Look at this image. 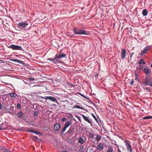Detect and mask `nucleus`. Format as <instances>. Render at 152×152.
<instances>
[{"mask_svg": "<svg viewBox=\"0 0 152 152\" xmlns=\"http://www.w3.org/2000/svg\"><path fill=\"white\" fill-rule=\"evenodd\" d=\"M47 60H49L50 61H51L53 62L55 64H56L57 63L56 62V60H54V58L53 59H52V58H48L47 59Z\"/></svg>", "mask_w": 152, "mask_h": 152, "instance_id": "18", "label": "nucleus"}, {"mask_svg": "<svg viewBox=\"0 0 152 152\" xmlns=\"http://www.w3.org/2000/svg\"><path fill=\"white\" fill-rule=\"evenodd\" d=\"M94 136V135L92 133L90 132L89 133L88 136L90 138H93Z\"/></svg>", "mask_w": 152, "mask_h": 152, "instance_id": "25", "label": "nucleus"}, {"mask_svg": "<svg viewBox=\"0 0 152 152\" xmlns=\"http://www.w3.org/2000/svg\"><path fill=\"white\" fill-rule=\"evenodd\" d=\"M78 142L82 144L84 143V140L81 137H80L78 139Z\"/></svg>", "mask_w": 152, "mask_h": 152, "instance_id": "14", "label": "nucleus"}, {"mask_svg": "<svg viewBox=\"0 0 152 152\" xmlns=\"http://www.w3.org/2000/svg\"><path fill=\"white\" fill-rule=\"evenodd\" d=\"M11 60L12 61L19 63L20 64H22L23 63V62L22 61L20 60H18L16 59H11Z\"/></svg>", "mask_w": 152, "mask_h": 152, "instance_id": "17", "label": "nucleus"}, {"mask_svg": "<svg viewBox=\"0 0 152 152\" xmlns=\"http://www.w3.org/2000/svg\"><path fill=\"white\" fill-rule=\"evenodd\" d=\"M77 118H78V119L79 121H80V117L79 116H78V117H77Z\"/></svg>", "mask_w": 152, "mask_h": 152, "instance_id": "45", "label": "nucleus"}, {"mask_svg": "<svg viewBox=\"0 0 152 152\" xmlns=\"http://www.w3.org/2000/svg\"><path fill=\"white\" fill-rule=\"evenodd\" d=\"M80 151L81 152H83L84 151V148L83 146H81L80 148Z\"/></svg>", "mask_w": 152, "mask_h": 152, "instance_id": "27", "label": "nucleus"}, {"mask_svg": "<svg viewBox=\"0 0 152 152\" xmlns=\"http://www.w3.org/2000/svg\"><path fill=\"white\" fill-rule=\"evenodd\" d=\"M72 86H73L74 87H75V86H74L73 85H72Z\"/></svg>", "mask_w": 152, "mask_h": 152, "instance_id": "55", "label": "nucleus"}, {"mask_svg": "<svg viewBox=\"0 0 152 152\" xmlns=\"http://www.w3.org/2000/svg\"><path fill=\"white\" fill-rule=\"evenodd\" d=\"M152 45H149L145 47L143 50L141 51L140 55L141 56H143L144 54L147 53L148 51L151 49Z\"/></svg>", "mask_w": 152, "mask_h": 152, "instance_id": "4", "label": "nucleus"}, {"mask_svg": "<svg viewBox=\"0 0 152 152\" xmlns=\"http://www.w3.org/2000/svg\"><path fill=\"white\" fill-rule=\"evenodd\" d=\"M24 131H25L26 132L33 133L34 130L27 128Z\"/></svg>", "mask_w": 152, "mask_h": 152, "instance_id": "21", "label": "nucleus"}, {"mask_svg": "<svg viewBox=\"0 0 152 152\" xmlns=\"http://www.w3.org/2000/svg\"><path fill=\"white\" fill-rule=\"evenodd\" d=\"M125 145L126 146L127 149L128 151L132 150L131 145L127 142H125Z\"/></svg>", "mask_w": 152, "mask_h": 152, "instance_id": "10", "label": "nucleus"}, {"mask_svg": "<svg viewBox=\"0 0 152 152\" xmlns=\"http://www.w3.org/2000/svg\"><path fill=\"white\" fill-rule=\"evenodd\" d=\"M2 108V106L1 104L0 103V110Z\"/></svg>", "mask_w": 152, "mask_h": 152, "instance_id": "43", "label": "nucleus"}, {"mask_svg": "<svg viewBox=\"0 0 152 152\" xmlns=\"http://www.w3.org/2000/svg\"><path fill=\"white\" fill-rule=\"evenodd\" d=\"M17 107L18 109H20L21 108V105L20 104L18 103L17 104Z\"/></svg>", "mask_w": 152, "mask_h": 152, "instance_id": "30", "label": "nucleus"}, {"mask_svg": "<svg viewBox=\"0 0 152 152\" xmlns=\"http://www.w3.org/2000/svg\"><path fill=\"white\" fill-rule=\"evenodd\" d=\"M134 54V53H131V55H130V56L131 57H132V55H133Z\"/></svg>", "mask_w": 152, "mask_h": 152, "instance_id": "44", "label": "nucleus"}, {"mask_svg": "<svg viewBox=\"0 0 152 152\" xmlns=\"http://www.w3.org/2000/svg\"><path fill=\"white\" fill-rule=\"evenodd\" d=\"M73 132V131L72 129H69L68 131L67 132L69 134H71Z\"/></svg>", "mask_w": 152, "mask_h": 152, "instance_id": "34", "label": "nucleus"}, {"mask_svg": "<svg viewBox=\"0 0 152 152\" xmlns=\"http://www.w3.org/2000/svg\"><path fill=\"white\" fill-rule=\"evenodd\" d=\"M67 117L69 118H71L72 116V115L69 113H67Z\"/></svg>", "mask_w": 152, "mask_h": 152, "instance_id": "31", "label": "nucleus"}, {"mask_svg": "<svg viewBox=\"0 0 152 152\" xmlns=\"http://www.w3.org/2000/svg\"><path fill=\"white\" fill-rule=\"evenodd\" d=\"M145 119H148L150 118H152V117L150 116H148L145 117L144 118Z\"/></svg>", "mask_w": 152, "mask_h": 152, "instance_id": "35", "label": "nucleus"}, {"mask_svg": "<svg viewBox=\"0 0 152 152\" xmlns=\"http://www.w3.org/2000/svg\"><path fill=\"white\" fill-rule=\"evenodd\" d=\"M81 115L82 117L84 119L87 121L89 123L91 124L92 123L91 122V119L90 118H89L88 117H86L84 115H82V114H80Z\"/></svg>", "mask_w": 152, "mask_h": 152, "instance_id": "8", "label": "nucleus"}, {"mask_svg": "<svg viewBox=\"0 0 152 152\" xmlns=\"http://www.w3.org/2000/svg\"><path fill=\"white\" fill-rule=\"evenodd\" d=\"M72 124L71 122L70 121H68L66 122L64 126L66 128H68Z\"/></svg>", "mask_w": 152, "mask_h": 152, "instance_id": "16", "label": "nucleus"}, {"mask_svg": "<svg viewBox=\"0 0 152 152\" xmlns=\"http://www.w3.org/2000/svg\"><path fill=\"white\" fill-rule=\"evenodd\" d=\"M28 79L30 81H33L34 80V78H28Z\"/></svg>", "mask_w": 152, "mask_h": 152, "instance_id": "39", "label": "nucleus"}, {"mask_svg": "<svg viewBox=\"0 0 152 152\" xmlns=\"http://www.w3.org/2000/svg\"><path fill=\"white\" fill-rule=\"evenodd\" d=\"M79 94L80 95L83 97H84V98H86V99H89L86 96H85L83 94H81L80 93H79Z\"/></svg>", "mask_w": 152, "mask_h": 152, "instance_id": "33", "label": "nucleus"}, {"mask_svg": "<svg viewBox=\"0 0 152 152\" xmlns=\"http://www.w3.org/2000/svg\"><path fill=\"white\" fill-rule=\"evenodd\" d=\"M132 150H130V151H129L130 152H132Z\"/></svg>", "mask_w": 152, "mask_h": 152, "instance_id": "53", "label": "nucleus"}, {"mask_svg": "<svg viewBox=\"0 0 152 152\" xmlns=\"http://www.w3.org/2000/svg\"><path fill=\"white\" fill-rule=\"evenodd\" d=\"M39 86L38 85H35L34 86H33V87H37V86Z\"/></svg>", "mask_w": 152, "mask_h": 152, "instance_id": "49", "label": "nucleus"}, {"mask_svg": "<svg viewBox=\"0 0 152 152\" xmlns=\"http://www.w3.org/2000/svg\"><path fill=\"white\" fill-rule=\"evenodd\" d=\"M135 79L136 80H139V79H138L137 76V77H135Z\"/></svg>", "mask_w": 152, "mask_h": 152, "instance_id": "46", "label": "nucleus"}, {"mask_svg": "<svg viewBox=\"0 0 152 152\" xmlns=\"http://www.w3.org/2000/svg\"><path fill=\"white\" fill-rule=\"evenodd\" d=\"M143 59H141L140 60V61L138 62L139 64H141L142 63V62L143 61Z\"/></svg>", "mask_w": 152, "mask_h": 152, "instance_id": "37", "label": "nucleus"}, {"mask_svg": "<svg viewBox=\"0 0 152 152\" xmlns=\"http://www.w3.org/2000/svg\"><path fill=\"white\" fill-rule=\"evenodd\" d=\"M148 14V11L147 9H144L142 11V14L144 16H146Z\"/></svg>", "mask_w": 152, "mask_h": 152, "instance_id": "15", "label": "nucleus"}, {"mask_svg": "<svg viewBox=\"0 0 152 152\" xmlns=\"http://www.w3.org/2000/svg\"><path fill=\"white\" fill-rule=\"evenodd\" d=\"M23 113L22 111H20L17 114V116L18 118L21 117L23 115Z\"/></svg>", "mask_w": 152, "mask_h": 152, "instance_id": "19", "label": "nucleus"}, {"mask_svg": "<svg viewBox=\"0 0 152 152\" xmlns=\"http://www.w3.org/2000/svg\"><path fill=\"white\" fill-rule=\"evenodd\" d=\"M28 25L27 23L26 22H21L18 24V27L19 28L22 29L25 28L26 26Z\"/></svg>", "mask_w": 152, "mask_h": 152, "instance_id": "6", "label": "nucleus"}, {"mask_svg": "<svg viewBox=\"0 0 152 152\" xmlns=\"http://www.w3.org/2000/svg\"><path fill=\"white\" fill-rule=\"evenodd\" d=\"M144 89L145 90H147V91L150 92L151 91V90L150 88L149 87H145L144 88Z\"/></svg>", "mask_w": 152, "mask_h": 152, "instance_id": "29", "label": "nucleus"}, {"mask_svg": "<svg viewBox=\"0 0 152 152\" xmlns=\"http://www.w3.org/2000/svg\"><path fill=\"white\" fill-rule=\"evenodd\" d=\"M134 81L133 80H131L130 83V84L131 86L134 83Z\"/></svg>", "mask_w": 152, "mask_h": 152, "instance_id": "38", "label": "nucleus"}, {"mask_svg": "<svg viewBox=\"0 0 152 152\" xmlns=\"http://www.w3.org/2000/svg\"><path fill=\"white\" fill-rule=\"evenodd\" d=\"M41 98L42 99H48L55 102H56L57 101V99L55 97L51 96H45L44 97H41Z\"/></svg>", "mask_w": 152, "mask_h": 152, "instance_id": "7", "label": "nucleus"}, {"mask_svg": "<svg viewBox=\"0 0 152 152\" xmlns=\"http://www.w3.org/2000/svg\"><path fill=\"white\" fill-rule=\"evenodd\" d=\"M33 138V139H36L38 138V137L37 136H34Z\"/></svg>", "mask_w": 152, "mask_h": 152, "instance_id": "40", "label": "nucleus"}, {"mask_svg": "<svg viewBox=\"0 0 152 152\" xmlns=\"http://www.w3.org/2000/svg\"><path fill=\"white\" fill-rule=\"evenodd\" d=\"M33 133H34L35 134H37L40 135L42 134V133L38 131H36V130H34Z\"/></svg>", "mask_w": 152, "mask_h": 152, "instance_id": "24", "label": "nucleus"}, {"mask_svg": "<svg viewBox=\"0 0 152 152\" xmlns=\"http://www.w3.org/2000/svg\"><path fill=\"white\" fill-rule=\"evenodd\" d=\"M143 84L152 87V77L148 76H146Z\"/></svg>", "mask_w": 152, "mask_h": 152, "instance_id": "2", "label": "nucleus"}, {"mask_svg": "<svg viewBox=\"0 0 152 152\" xmlns=\"http://www.w3.org/2000/svg\"><path fill=\"white\" fill-rule=\"evenodd\" d=\"M66 55L64 53H61V54H56L54 58V60H56V63L60 62V61L59 60L60 59L62 58H64L65 57Z\"/></svg>", "mask_w": 152, "mask_h": 152, "instance_id": "3", "label": "nucleus"}, {"mask_svg": "<svg viewBox=\"0 0 152 152\" xmlns=\"http://www.w3.org/2000/svg\"><path fill=\"white\" fill-rule=\"evenodd\" d=\"M61 126V125L60 124H56L55 125L54 129L55 131H58L60 128Z\"/></svg>", "mask_w": 152, "mask_h": 152, "instance_id": "11", "label": "nucleus"}, {"mask_svg": "<svg viewBox=\"0 0 152 152\" xmlns=\"http://www.w3.org/2000/svg\"><path fill=\"white\" fill-rule=\"evenodd\" d=\"M38 92H38V91H37L34 92V94H36V93L38 94Z\"/></svg>", "mask_w": 152, "mask_h": 152, "instance_id": "50", "label": "nucleus"}, {"mask_svg": "<svg viewBox=\"0 0 152 152\" xmlns=\"http://www.w3.org/2000/svg\"><path fill=\"white\" fill-rule=\"evenodd\" d=\"M142 64H145V61H143L142 62Z\"/></svg>", "mask_w": 152, "mask_h": 152, "instance_id": "48", "label": "nucleus"}, {"mask_svg": "<svg viewBox=\"0 0 152 152\" xmlns=\"http://www.w3.org/2000/svg\"><path fill=\"white\" fill-rule=\"evenodd\" d=\"M66 128L64 126V128L61 130V132L62 133H64L65 132Z\"/></svg>", "mask_w": 152, "mask_h": 152, "instance_id": "36", "label": "nucleus"}, {"mask_svg": "<svg viewBox=\"0 0 152 152\" xmlns=\"http://www.w3.org/2000/svg\"><path fill=\"white\" fill-rule=\"evenodd\" d=\"M95 145H94V146H93V147H95Z\"/></svg>", "mask_w": 152, "mask_h": 152, "instance_id": "56", "label": "nucleus"}, {"mask_svg": "<svg viewBox=\"0 0 152 152\" xmlns=\"http://www.w3.org/2000/svg\"><path fill=\"white\" fill-rule=\"evenodd\" d=\"M39 113V111H36V110H35L34 111V115L37 116Z\"/></svg>", "mask_w": 152, "mask_h": 152, "instance_id": "28", "label": "nucleus"}, {"mask_svg": "<svg viewBox=\"0 0 152 152\" xmlns=\"http://www.w3.org/2000/svg\"><path fill=\"white\" fill-rule=\"evenodd\" d=\"M92 116H93V118H94V119L95 120V121H96V122L97 123H98V118H97L94 115H92Z\"/></svg>", "mask_w": 152, "mask_h": 152, "instance_id": "32", "label": "nucleus"}, {"mask_svg": "<svg viewBox=\"0 0 152 152\" xmlns=\"http://www.w3.org/2000/svg\"><path fill=\"white\" fill-rule=\"evenodd\" d=\"M113 151V148L111 147H108V150L107 152H112Z\"/></svg>", "mask_w": 152, "mask_h": 152, "instance_id": "26", "label": "nucleus"}, {"mask_svg": "<svg viewBox=\"0 0 152 152\" xmlns=\"http://www.w3.org/2000/svg\"><path fill=\"white\" fill-rule=\"evenodd\" d=\"M151 67L152 68V64L151 65Z\"/></svg>", "mask_w": 152, "mask_h": 152, "instance_id": "54", "label": "nucleus"}, {"mask_svg": "<svg viewBox=\"0 0 152 152\" xmlns=\"http://www.w3.org/2000/svg\"><path fill=\"white\" fill-rule=\"evenodd\" d=\"M10 96L13 97H15L17 96V94L15 93H11L10 94Z\"/></svg>", "mask_w": 152, "mask_h": 152, "instance_id": "23", "label": "nucleus"}, {"mask_svg": "<svg viewBox=\"0 0 152 152\" xmlns=\"http://www.w3.org/2000/svg\"><path fill=\"white\" fill-rule=\"evenodd\" d=\"M118 152H121L119 148L118 149Z\"/></svg>", "mask_w": 152, "mask_h": 152, "instance_id": "51", "label": "nucleus"}, {"mask_svg": "<svg viewBox=\"0 0 152 152\" xmlns=\"http://www.w3.org/2000/svg\"><path fill=\"white\" fill-rule=\"evenodd\" d=\"M73 31L75 34L88 35L89 34L86 30L80 29L78 28H74Z\"/></svg>", "mask_w": 152, "mask_h": 152, "instance_id": "1", "label": "nucleus"}, {"mask_svg": "<svg viewBox=\"0 0 152 152\" xmlns=\"http://www.w3.org/2000/svg\"><path fill=\"white\" fill-rule=\"evenodd\" d=\"M143 71L147 75L150 74L151 72V71L150 69H149L148 68H145L143 69Z\"/></svg>", "mask_w": 152, "mask_h": 152, "instance_id": "13", "label": "nucleus"}, {"mask_svg": "<svg viewBox=\"0 0 152 152\" xmlns=\"http://www.w3.org/2000/svg\"><path fill=\"white\" fill-rule=\"evenodd\" d=\"M104 148V144L103 143H99L98 144L97 149L99 151H101Z\"/></svg>", "mask_w": 152, "mask_h": 152, "instance_id": "12", "label": "nucleus"}, {"mask_svg": "<svg viewBox=\"0 0 152 152\" xmlns=\"http://www.w3.org/2000/svg\"><path fill=\"white\" fill-rule=\"evenodd\" d=\"M9 48H11L13 50H23L22 47L20 46L15 45H11L8 47Z\"/></svg>", "mask_w": 152, "mask_h": 152, "instance_id": "5", "label": "nucleus"}, {"mask_svg": "<svg viewBox=\"0 0 152 152\" xmlns=\"http://www.w3.org/2000/svg\"><path fill=\"white\" fill-rule=\"evenodd\" d=\"M62 120V121L64 122L66 120V118H63Z\"/></svg>", "mask_w": 152, "mask_h": 152, "instance_id": "41", "label": "nucleus"}, {"mask_svg": "<svg viewBox=\"0 0 152 152\" xmlns=\"http://www.w3.org/2000/svg\"><path fill=\"white\" fill-rule=\"evenodd\" d=\"M134 76H135V77H137V75L136 73V72H135L134 73Z\"/></svg>", "mask_w": 152, "mask_h": 152, "instance_id": "47", "label": "nucleus"}, {"mask_svg": "<svg viewBox=\"0 0 152 152\" xmlns=\"http://www.w3.org/2000/svg\"><path fill=\"white\" fill-rule=\"evenodd\" d=\"M73 109L74 108H78V109H81L83 110H85V109L83 107H80L79 106L77 105H74V107H73L72 108Z\"/></svg>", "mask_w": 152, "mask_h": 152, "instance_id": "20", "label": "nucleus"}, {"mask_svg": "<svg viewBox=\"0 0 152 152\" xmlns=\"http://www.w3.org/2000/svg\"><path fill=\"white\" fill-rule=\"evenodd\" d=\"M102 138V136L99 135L97 134L96 135V140L98 142H99V141H100Z\"/></svg>", "mask_w": 152, "mask_h": 152, "instance_id": "22", "label": "nucleus"}, {"mask_svg": "<svg viewBox=\"0 0 152 152\" xmlns=\"http://www.w3.org/2000/svg\"><path fill=\"white\" fill-rule=\"evenodd\" d=\"M2 127L0 126V130L2 129Z\"/></svg>", "mask_w": 152, "mask_h": 152, "instance_id": "52", "label": "nucleus"}, {"mask_svg": "<svg viewBox=\"0 0 152 152\" xmlns=\"http://www.w3.org/2000/svg\"><path fill=\"white\" fill-rule=\"evenodd\" d=\"M143 67L142 66H140V70L143 69Z\"/></svg>", "mask_w": 152, "mask_h": 152, "instance_id": "42", "label": "nucleus"}, {"mask_svg": "<svg viewBox=\"0 0 152 152\" xmlns=\"http://www.w3.org/2000/svg\"><path fill=\"white\" fill-rule=\"evenodd\" d=\"M126 50L124 49H122L121 50V59H124L126 56Z\"/></svg>", "mask_w": 152, "mask_h": 152, "instance_id": "9", "label": "nucleus"}]
</instances>
